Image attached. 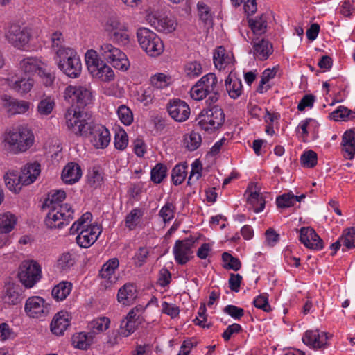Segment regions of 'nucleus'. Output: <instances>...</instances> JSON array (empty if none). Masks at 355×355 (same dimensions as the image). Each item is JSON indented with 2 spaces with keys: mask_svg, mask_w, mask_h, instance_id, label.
<instances>
[{
  "mask_svg": "<svg viewBox=\"0 0 355 355\" xmlns=\"http://www.w3.org/2000/svg\"><path fill=\"white\" fill-rule=\"evenodd\" d=\"M86 113L69 108L65 114L68 130L78 137L90 136V142L97 149L106 148L110 141V134L105 126L93 124Z\"/></svg>",
  "mask_w": 355,
  "mask_h": 355,
  "instance_id": "obj_1",
  "label": "nucleus"
},
{
  "mask_svg": "<svg viewBox=\"0 0 355 355\" xmlns=\"http://www.w3.org/2000/svg\"><path fill=\"white\" fill-rule=\"evenodd\" d=\"M92 214L86 212L70 228L71 234H75L80 230L76 237V243L82 248L90 247L101 233V227L97 225H92Z\"/></svg>",
  "mask_w": 355,
  "mask_h": 355,
  "instance_id": "obj_2",
  "label": "nucleus"
},
{
  "mask_svg": "<svg viewBox=\"0 0 355 355\" xmlns=\"http://www.w3.org/2000/svg\"><path fill=\"white\" fill-rule=\"evenodd\" d=\"M5 141L15 152H24L33 145L34 136L28 128L21 125L10 129L6 133Z\"/></svg>",
  "mask_w": 355,
  "mask_h": 355,
  "instance_id": "obj_3",
  "label": "nucleus"
},
{
  "mask_svg": "<svg viewBox=\"0 0 355 355\" xmlns=\"http://www.w3.org/2000/svg\"><path fill=\"white\" fill-rule=\"evenodd\" d=\"M85 62L93 77L105 83L114 79L113 70L103 60L98 58L97 51H87L85 54Z\"/></svg>",
  "mask_w": 355,
  "mask_h": 355,
  "instance_id": "obj_4",
  "label": "nucleus"
},
{
  "mask_svg": "<svg viewBox=\"0 0 355 355\" xmlns=\"http://www.w3.org/2000/svg\"><path fill=\"white\" fill-rule=\"evenodd\" d=\"M73 219V210L68 204L53 205L45 218L44 223L49 229L62 228Z\"/></svg>",
  "mask_w": 355,
  "mask_h": 355,
  "instance_id": "obj_5",
  "label": "nucleus"
},
{
  "mask_svg": "<svg viewBox=\"0 0 355 355\" xmlns=\"http://www.w3.org/2000/svg\"><path fill=\"white\" fill-rule=\"evenodd\" d=\"M137 37L141 47L150 56L159 55L164 51V44L156 33L146 28L137 30Z\"/></svg>",
  "mask_w": 355,
  "mask_h": 355,
  "instance_id": "obj_6",
  "label": "nucleus"
},
{
  "mask_svg": "<svg viewBox=\"0 0 355 355\" xmlns=\"http://www.w3.org/2000/svg\"><path fill=\"white\" fill-rule=\"evenodd\" d=\"M18 276L26 288H32L41 278V267L35 261H26L20 266Z\"/></svg>",
  "mask_w": 355,
  "mask_h": 355,
  "instance_id": "obj_7",
  "label": "nucleus"
},
{
  "mask_svg": "<svg viewBox=\"0 0 355 355\" xmlns=\"http://www.w3.org/2000/svg\"><path fill=\"white\" fill-rule=\"evenodd\" d=\"M64 98L69 103L77 104V106L85 107L91 101L92 94L90 91L85 87L80 85H69L66 87Z\"/></svg>",
  "mask_w": 355,
  "mask_h": 355,
  "instance_id": "obj_8",
  "label": "nucleus"
},
{
  "mask_svg": "<svg viewBox=\"0 0 355 355\" xmlns=\"http://www.w3.org/2000/svg\"><path fill=\"white\" fill-rule=\"evenodd\" d=\"M196 242V239L190 236L184 240L176 241L173 253L175 261L181 265H184L189 261L193 254L192 248Z\"/></svg>",
  "mask_w": 355,
  "mask_h": 355,
  "instance_id": "obj_9",
  "label": "nucleus"
},
{
  "mask_svg": "<svg viewBox=\"0 0 355 355\" xmlns=\"http://www.w3.org/2000/svg\"><path fill=\"white\" fill-rule=\"evenodd\" d=\"M24 309L28 315L35 318L46 316L50 310L44 300L39 296L29 297L26 302Z\"/></svg>",
  "mask_w": 355,
  "mask_h": 355,
  "instance_id": "obj_10",
  "label": "nucleus"
},
{
  "mask_svg": "<svg viewBox=\"0 0 355 355\" xmlns=\"http://www.w3.org/2000/svg\"><path fill=\"white\" fill-rule=\"evenodd\" d=\"M167 110L171 118L178 122L185 121L190 115L189 106L184 101L178 98L169 101Z\"/></svg>",
  "mask_w": 355,
  "mask_h": 355,
  "instance_id": "obj_11",
  "label": "nucleus"
},
{
  "mask_svg": "<svg viewBox=\"0 0 355 355\" xmlns=\"http://www.w3.org/2000/svg\"><path fill=\"white\" fill-rule=\"evenodd\" d=\"M300 241L308 248L320 250L323 248V241L310 227L300 230Z\"/></svg>",
  "mask_w": 355,
  "mask_h": 355,
  "instance_id": "obj_12",
  "label": "nucleus"
},
{
  "mask_svg": "<svg viewBox=\"0 0 355 355\" xmlns=\"http://www.w3.org/2000/svg\"><path fill=\"white\" fill-rule=\"evenodd\" d=\"M7 40L18 49L24 46L29 41V33L25 29H21L18 25H12L7 33Z\"/></svg>",
  "mask_w": 355,
  "mask_h": 355,
  "instance_id": "obj_13",
  "label": "nucleus"
},
{
  "mask_svg": "<svg viewBox=\"0 0 355 355\" xmlns=\"http://www.w3.org/2000/svg\"><path fill=\"white\" fill-rule=\"evenodd\" d=\"M328 336L325 332L320 333L318 330H308L302 338L303 343L313 349H320L327 344Z\"/></svg>",
  "mask_w": 355,
  "mask_h": 355,
  "instance_id": "obj_14",
  "label": "nucleus"
},
{
  "mask_svg": "<svg viewBox=\"0 0 355 355\" xmlns=\"http://www.w3.org/2000/svg\"><path fill=\"white\" fill-rule=\"evenodd\" d=\"M3 105L10 115L22 114L29 109V103L25 101H17L11 96L3 94L1 96Z\"/></svg>",
  "mask_w": 355,
  "mask_h": 355,
  "instance_id": "obj_15",
  "label": "nucleus"
},
{
  "mask_svg": "<svg viewBox=\"0 0 355 355\" xmlns=\"http://www.w3.org/2000/svg\"><path fill=\"white\" fill-rule=\"evenodd\" d=\"M21 292V288L19 285L8 284L3 291L2 300L8 305H16L20 303L23 299Z\"/></svg>",
  "mask_w": 355,
  "mask_h": 355,
  "instance_id": "obj_16",
  "label": "nucleus"
},
{
  "mask_svg": "<svg viewBox=\"0 0 355 355\" xmlns=\"http://www.w3.org/2000/svg\"><path fill=\"white\" fill-rule=\"evenodd\" d=\"M69 315L67 311H61L55 315L51 323V330L53 334L61 336L70 325Z\"/></svg>",
  "mask_w": 355,
  "mask_h": 355,
  "instance_id": "obj_17",
  "label": "nucleus"
},
{
  "mask_svg": "<svg viewBox=\"0 0 355 355\" xmlns=\"http://www.w3.org/2000/svg\"><path fill=\"white\" fill-rule=\"evenodd\" d=\"M81 175L80 166L76 163L70 162L63 168L61 177L64 183L72 184L78 182Z\"/></svg>",
  "mask_w": 355,
  "mask_h": 355,
  "instance_id": "obj_18",
  "label": "nucleus"
},
{
  "mask_svg": "<svg viewBox=\"0 0 355 355\" xmlns=\"http://www.w3.org/2000/svg\"><path fill=\"white\" fill-rule=\"evenodd\" d=\"M40 164L37 162L25 165L20 173L22 184L29 185L33 183L40 174Z\"/></svg>",
  "mask_w": 355,
  "mask_h": 355,
  "instance_id": "obj_19",
  "label": "nucleus"
},
{
  "mask_svg": "<svg viewBox=\"0 0 355 355\" xmlns=\"http://www.w3.org/2000/svg\"><path fill=\"white\" fill-rule=\"evenodd\" d=\"M137 297L136 287L132 284H124L118 291L117 300L125 306L132 304Z\"/></svg>",
  "mask_w": 355,
  "mask_h": 355,
  "instance_id": "obj_20",
  "label": "nucleus"
},
{
  "mask_svg": "<svg viewBox=\"0 0 355 355\" xmlns=\"http://www.w3.org/2000/svg\"><path fill=\"white\" fill-rule=\"evenodd\" d=\"M254 55L260 60H266L273 52L272 44L267 40L262 39L253 44Z\"/></svg>",
  "mask_w": 355,
  "mask_h": 355,
  "instance_id": "obj_21",
  "label": "nucleus"
},
{
  "mask_svg": "<svg viewBox=\"0 0 355 355\" xmlns=\"http://www.w3.org/2000/svg\"><path fill=\"white\" fill-rule=\"evenodd\" d=\"M59 69L69 77L77 78L81 72V62L79 57L77 55L71 58L67 62L60 64Z\"/></svg>",
  "mask_w": 355,
  "mask_h": 355,
  "instance_id": "obj_22",
  "label": "nucleus"
},
{
  "mask_svg": "<svg viewBox=\"0 0 355 355\" xmlns=\"http://www.w3.org/2000/svg\"><path fill=\"white\" fill-rule=\"evenodd\" d=\"M342 145L345 153V157L348 159H352L355 155V131L347 130L342 138Z\"/></svg>",
  "mask_w": 355,
  "mask_h": 355,
  "instance_id": "obj_23",
  "label": "nucleus"
},
{
  "mask_svg": "<svg viewBox=\"0 0 355 355\" xmlns=\"http://www.w3.org/2000/svg\"><path fill=\"white\" fill-rule=\"evenodd\" d=\"M113 67L122 71H126L130 66L126 55L119 49V53H114L110 56V59L105 60Z\"/></svg>",
  "mask_w": 355,
  "mask_h": 355,
  "instance_id": "obj_24",
  "label": "nucleus"
},
{
  "mask_svg": "<svg viewBox=\"0 0 355 355\" xmlns=\"http://www.w3.org/2000/svg\"><path fill=\"white\" fill-rule=\"evenodd\" d=\"M44 65V62L35 57H28L20 62L21 69L26 73H38Z\"/></svg>",
  "mask_w": 355,
  "mask_h": 355,
  "instance_id": "obj_25",
  "label": "nucleus"
},
{
  "mask_svg": "<svg viewBox=\"0 0 355 355\" xmlns=\"http://www.w3.org/2000/svg\"><path fill=\"white\" fill-rule=\"evenodd\" d=\"M202 113L208 116L212 120V125H217L220 128L225 121V114L223 109L218 105H213L207 109H203Z\"/></svg>",
  "mask_w": 355,
  "mask_h": 355,
  "instance_id": "obj_26",
  "label": "nucleus"
},
{
  "mask_svg": "<svg viewBox=\"0 0 355 355\" xmlns=\"http://www.w3.org/2000/svg\"><path fill=\"white\" fill-rule=\"evenodd\" d=\"M153 25L158 31L168 33L175 30L177 23L173 19L163 17H155L153 21Z\"/></svg>",
  "mask_w": 355,
  "mask_h": 355,
  "instance_id": "obj_27",
  "label": "nucleus"
},
{
  "mask_svg": "<svg viewBox=\"0 0 355 355\" xmlns=\"http://www.w3.org/2000/svg\"><path fill=\"white\" fill-rule=\"evenodd\" d=\"M72 284L67 281H63L53 287L51 295L56 301H63L70 294Z\"/></svg>",
  "mask_w": 355,
  "mask_h": 355,
  "instance_id": "obj_28",
  "label": "nucleus"
},
{
  "mask_svg": "<svg viewBox=\"0 0 355 355\" xmlns=\"http://www.w3.org/2000/svg\"><path fill=\"white\" fill-rule=\"evenodd\" d=\"M225 84L226 91L232 98L236 99L241 94L243 87L241 80L239 78L229 76L226 78Z\"/></svg>",
  "mask_w": 355,
  "mask_h": 355,
  "instance_id": "obj_29",
  "label": "nucleus"
},
{
  "mask_svg": "<svg viewBox=\"0 0 355 355\" xmlns=\"http://www.w3.org/2000/svg\"><path fill=\"white\" fill-rule=\"evenodd\" d=\"M248 22L254 35H261L266 32L267 16L265 14L255 19L249 18Z\"/></svg>",
  "mask_w": 355,
  "mask_h": 355,
  "instance_id": "obj_30",
  "label": "nucleus"
},
{
  "mask_svg": "<svg viewBox=\"0 0 355 355\" xmlns=\"http://www.w3.org/2000/svg\"><path fill=\"white\" fill-rule=\"evenodd\" d=\"M226 51L222 46L216 49L214 52L213 60L215 67L219 70L225 69L231 61V58L226 55Z\"/></svg>",
  "mask_w": 355,
  "mask_h": 355,
  "instance_id": "obj_31",
  "label": "nucleus"
},
{
  "mask_svg": "<svg viewBox=\"0 0 355 355\" xmlns=\"http://www.w3.org/2000/svg\"><path fill=\"white\" fill-rule=\"evenodd\" d=\"M94 335L92 333L83 332L74 335L72 338L73 345L80 349H87L92 343Z\"/></svg>",
  "mask_w": 355,
  "mask_h": 355,
  "instance_id": "obj_32",
  "label": "nucleus"
},
{
  "mask_svg": "<svg viewBox=\"0 0 355 355\" xmlns=\"http://www.w3.org/2000/svg\"><path fill=\"white\" fill-rule=\"evenodd\" d=\"M4 180L9 190L15 193L19 192L23 185L21 181V175H18L14 171L8 172L5 175Z\"/></svg>",
  "mask_w": 355,
  "mask_h": 355,
  "instance_id": "obj_33",
  "label": "nucleus"
},
{
  "mask_svg": "<svg viewBox=\"0 0 355 355\" xmlns=\"http://www.w3.org/2000/svg\"><path fill=\"white\" fill-rule=\"evenodd\" d=\"M17 223L15 215L7 212L0 214V232L8 233L14 228Z\"/></svg>",
  "mask_w": 355,
  "mask_h": 355,
  "instance_id": "obj_34",
  "label": "nucleus"
},
{
  "mask_svg": "<svg viewBox=\"0 0 355 355\" xmlns=\"http://www.w3.org/2000/svg\"><path fill=\"white\" fill-rule=\"evenodd\" d=\"M199 82L207 94L218 89V80L214 73H211L202 76Z\"/></svg>",
  "mask_w": 355,
  "mask_h": 355,
  "instance_id": "obj_35",
  "label": "nucleus"
},
{
  "mask_svg": "<svg viewBox=\"0 0 355 355\" xmlns=\"http://www.w3.org/2000/svg\"><path fill=\"white\" fill-rule=\"evenodd\" d=\"M76 263V259L73 254L69 252H64L57 260L56 267L60 271L69 270Z\"/></svg>",
  "mask_w": 355,
  "mask_h": 355,
  "instance_id": "obj_36",
  "label": "nucleus"
},
{
  "mask_svg": "<svg viewBox=\"0 0 355 355\" xmlns=\"http://www.w3.org/2000/svg\"><path fill=\"white\" fill-rule=\"evenodd\" d=\"M187 175V166L185 164H177L171 173L172 182L175 185L182 184Z\"/></svg>",
  "mask_w": 355,
  "mask_h": 355,
  "instance_id": "obj_37",
  "label": "nucleus"
},
{
  "mask_svg": "<svg viewBox=\"0 0 355 355\" xmlns=\"http://www.w3.org/2000/svg\"><path fill=\"white\" fill-rule=\"evenodd\" d=\"M197 8L200 19L205 25L211 26L213 24V17L209 7L203 2H199L197 4Z\"/></svg>",
  "mask_w": 355,
  "mask_h": 355,
  "instance_id": "obj_38",
  "label": "nucleus"
},
{
  "mask_svg": "<svg viewBox=\"0 0 355 355\" xmlns=\"http://www.w3.org/2000/svg\"><path fill=\"white\" fill-rule=\"evenodd\" d=\"M119 261L117 258H112L109 259L104 263L100 270V276L104 279H110L111 275L115 272V270L119 267Z\"/></svg>",
  "mask_w": 355,
  "mask_h": 355,
  "instance_id": "obj_39",
  "label": "nucleus"
},
{
  "mask_svg": "<svg viewBox=\"0 0 355 355\" xmlns=\"http://www.w3.org/2000/svg\"><path fill=\"white\" fill-rule=\"evenodd\" d=\"M55 53V59L58 67H60V64H64L71 59V58L77 55V53L73 49L65 46L56 49Z\"/></svg>",
  "mask_w": 355,
  "mask_h": 355,
  "instance_id": "obj_40",
  "label": "nucleus"
},
{
  "mask_svg": "<svg viewBox=\"0 0 355 355\" xmlns=\"http://www.w3.org/2000/svg\"><path fill=\"white\" fill-rule=\"evenodd\" d=\"M49 193L48 198L45 200L44 207L53 208V205H60L66 198V193L63 190H57Z\"/></svg>",
  "mask_w": 355,
  "mask_h": 355,
  "instance_id": "obj_41",
  "label": "nucleus"
},
{
  "mask_svg": "<svg viewBox=\"0 0 355 355\" xmlns=\"http://www.w3.org/2000/svg\"><path fill=\"white\" fill-rule=\"evenodd\" d=\"M201 143V135L197 132L192 131L190 134L184 136L186 148L190 151H193L198 148Z\"/></svg>",
  "mask_w": 355,
  "mask_h": 355,
  "instance_id": "obj_42",
  "label": "nucleus"
},
{
  "mask_svg": "<svg viewBox=\"0 0 355 355\" xmlns=\"http://www.w3.org/2000/svg\"><path fill=\"white\" fill-rule=\"evenodd\" d=\"M167 167L162 163L157 164L151 170L150 180L156 184H159L166 178Z\"/></svg>",
  "mask_w": 355,
  "mask_h": 355,
  "instance_id": "obj_43",
  "label": "nucleus"
},
{
  "mask_svg": "<svg viewBox=\"0 0 355 355\" xmlns=\"http://www.w3.org/2000/svg\"><path fill=\"white\" fill-rule=\"evenodd\" d=\"M143 216V211L139 208L132 209L125 217V226L130 230H134L139 223Z\"/></svg>",
  "mask_w": 355,
  "mask_h": 355,
  "instance_id": "obj_44",
  "label": "nucleus"
},
{
  "mask_svg": "<svg viewBox=\"0 0 355 355\" xmlns=\"http://www.w3.org/2000/svg\"><path fill=\"white\" fill-rule=\"evenodd\" d=\"M34 85V80L31 78H21L12 84V89L19 94H26L31 90Z\"/></svg>",
  "mask_w": 355,
  "mask_h": 355,
  "instance_id": "obj_45",
  "label": "nucleus"
},
{
  "mask_svg": "<svg viewBox=\"0 0 355 355\" xmlns=\"http://www.w3.org/2000/svg\"><path fill=\"white\" fill-rule=\"evenodd\" d=\"M248 202L252 206L255 212H260L265 207L266 202L263 197L257 191L251 192L248 198Z\"/></svg>",
  "mask_w": 355,
  "mask_h": 355,
  "instance_id": "obj_46",
  "label": "nucleus"
},
{
  "mask_svg": "<svg viewBox=\"0 0 355 355\" xmlns=\"http://www.w3.org/2000/svg\"><path fill=\"white\" fill-rule=\"evenodd\" d=\"M196 121H198V125L200 129L205 130V132H213L219 129L217 125H212V120L209 118L208 116L202 113V111L199 114Z\"/></svg>",
  "mask_w": 355,
  "mask_h": 355,
  "instance_id": "obj_47",
  "label": "nucleus"
},
{
  "mask_svg": "<svg viewBox=\"0 0 355 355\" xmlns=\"http://www.w3.org/2000/svg\"><path fill=\"white\" fill-rule=\"evenodd\" d=\"M114 53H119V48L114 46L110 43L105 42L100 45L97 55L98 58H101L105 62L106 60L110 59V56Z\"/></svg>",
  "mask_w": 355,
  "mask_h": 355,
  "instance_id": "obj_48",
  "label": "nucleus"
},
{
  "mask_svg": "<svg viewBox=\"0 0 355 355\" xmlns=\"http://www.w3.org/2000/svg\"><path fill=\"white\" fill-rule=\"evenodd\" d=\"M222 259L225 263L224 268L225 269L238 271L241 267L240 260L228 252L223 253Z\"/></svg>",
  "mask_w": 355,
  "mask_h": 355,
  "instance_id": "obj_49",
  "label": "nucleus"
},
{
  "mask_svg": "<svg viewBox=\"0 0 355 355\" xmlns=\"http://www.w3.org/2000/svg\"><path fill=\"white\" fill-rule=\"evenodd\" d=\"M128 26L125 23L121 21L120 18L116 14H111L106 22V28L112 33L114 31H121L123 28Z\"/></svg>",
  "mask_w": 355,
  "mask_h": 355,
  "instance_id": "obj_50",
  "label": "nucleus"
},
{
  "mask_svg": "<svg viewBox=\"0 0 355 355\" xmlns=\"http://www.w3.org/2000/svg\"><path fill=\"white\" fill-rule=\"evenodd\" d=\"M110 320L108 318L102 317L93 320L89 323V327L92 330V334L97 332L103 331L109 328Z\"/></svg>",
  "mask_w": 355,
  "mask_h": 355,
  "instance_id": "obj_51",
  "label": "nucleus"
},
{
  "mask_svg": "<svg viewBox=\"0 0 355 355\" xmlns=\"http://www.w3.org/2000/svg\"><path fill=\"white\" fill-rule=\"evenodd\" d=\"M343 245L347 249L355 248V227L345 230L340 236Z\"/></svg>",
  "mask_w": 355,
  "mask_h": 355,
  "instance_id": "obj_52",
  "label": "nucleus"
},
{
  "mask_svg": "<svg viewBox=\"0 0 355 355\" xmlns=\"http://www.w3.org/2000/svg\"><path fill=\"white\" fill-rule=\"evenodd\" d=\"M55 106L53 98L50 96L42 99L37 105V111L41 115H49Z\"/></svg>",
  "mask_w": 355,
  "mask_h": 355,
  "instance_id": "obj_53",
  "label": "nucleus"
},
{
  "mask_svg": "<svg viewBox=\"0 0 355 355\" xmlns=\"http://www.w3.org/2000/svg\"><path fill=\"white\" fill-rule=\"evenodd\" d=\"M296 197L292 192L282 194L276 199L277 206L279 208H288L295 205Z\"/></svg>",
  "mask_w": 355,
  "mask_h": 355,
  "instance_id": "obj_54",
  "label": "nucleus"
},
{
  "mask_svg": "<svg viewBox=\"0 0 355 355\" xmlns=\"http://www.w3.org/2000/svg\"><path fill=\"white\" fill-rule=\"evenodd\" d=\"M317 153L312 150L305 151L300 157L301 164L307 168H313L317 164Z\"/></svg>",
  "mask_w": 355,
  "mask_h": 355,
  "instance_id": "obj_55",
  "label": "nucleus"
},
{
  "mask_svg": "<svg viewBox=\"0 0 355 355\" xmlns=\"http://www.w3.org/2000/svg\"><path fill=\"white\" fill-rule=\"evenodd\" d=\"M137 324L135 322H132V320H127L123 318L121 321L120 327L118 331V334L120 336L123 337H128L137 329Z\"/></svg>",
  "mask_w": 355,
  "mask_h": 355,
  "instance_id": "obj_56",
  "label": "nucleus"
},
{
  "mask_svg": "<svg viewBox=\"0 0 355 355\" xmlns=\"http://www.w3.org/2000/svg\"><path fill=\"white\" fill-rule=\"evenodd\" d=\"M37 74L45 87H51L53 85L55 80V74L51 70L47 69L46 64L40 69Z\"/></svg>",
  "mask_w": 355,
  "mask_h": 355,
  "instance_id": "obj_57",
  "label": "nucleus"
},
{
  "mask_svg": "<svg viewBox=\"0 0 355 355\" xmlns=\"http://www.w3.org/2000/svg\"><path fill=\"white\" fill-rule=\"evenodd\" d=\"M118 116L125 125H130L133 121V114L126 105H121L117 110Z\"/></svg>",
  "mask_w": 355,
  "mask_h": 355,
  "instance_id": "obj_58",
  "label": "nucleus"
},
{
  "mask_svg": "<svg viewBox=\"0 0 355 355\" xmlns=\"http://www.w3.org/2000/svg\"><path fill=\"white\" fill-rule=\"evenodd\" d=\"M175 207L172 202H167L160 209L159 215L166 223L174 218Z\"/></svg>",
  "mask_w": 355,
  "mask_h": 355,
  "instance_id": "obj_59",
  "label": "nucleus"
},
{
  "mask_svg": "<svg viewBox=\"0 0 355 355\" xmlns=\"http://www.w3.org/2000/svg\"><path fill=\"white\" fill-rule=\"evenodd\" d=\"M123 30L116 31L112 33L111 37L114 42L119 44L125 45L130 41L128 26L122 28Z\"/></svg>",
  "mask_w": 355,
  "mask_h": 355,
  "instance_id": "obj_60",
  "label": "nucleus"
},
{
  "mask_svg": "<svg viewBox=\"0 0 355 355\" xmlns=\"http://www.w3.org/2000/svg\"><path fill=\"white\" fill-rule=\"evenodd\" d=\"M184 71L188 77L195 78L202 73V68L200 62L193 61L185 64Z\"/></svg>",
  "mask_w": 355,
  "mask_h": 355,
  "instance_id": "obj_61",
  "label": "nucleus"
},
{
  "mask_svg": "<svg viewBox=\"0 0 355 355\" xmlns=\"http://www.w3.org/2000/svg\"><path fill=\"white\" fill-rule=\"evenodd\" d=\"M128 144V137L125 130L120 129L116 132L114 137V146L118 150H124Z\"/></svg>",
  "mask_w": 355,
  "mask_h": 355,
  "instance_id": "obj_62",
  "label": "nucleus"
},
{
  "mask_svg": "<svg viewBox=\"0 0 355 355\" xmlns=\"http://www.w3.org/2000/svg\"><path fill=\"white\" fill-rule=\"evenodd\" d=\"M352 113L351 110H349L345 106H339L338 108L331 113L330 118L334 121H345Z\"/></svg>",
  "mask_w": 355,
  "mask_h": 355,
  "instance_id": "obj_63",
  "label": "nucleus"
},
{
  "mask_svg": "<svg viewBox=\"0 0 355 355\" xmlns=\"http://www.w3.org/2000/svg\"><path fill=\"white\" fill-rule=\"evenodd\" d=\"M255 307L263 310L265 312H270L271 307L268 303V295L263 293L257 296L253 301Z\"/></svg>",
  "mask_w": 355,
  "mask_h": 355,
  "instance_id": "obj_64",
  "label": "nucleus"
}]
</instances>
